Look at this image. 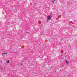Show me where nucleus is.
Wrapping results in <instances>:
<instances>
[{
  "instance_id": "nucleus-1",
  "label": "nucleus",
  "mask_w": 77,
  "mask_h": 77,
  "mask_svg": "<svg viewBox=\"0 0 77 77\" xmlns=\"http://www.w3.org/2000/svg\"><path fill=\"white\" fill-rule=\"evenodd\" d=\"M47 19L48 20H50V16H49L47 18Z\"/></svg>"
},
{
  "instance_id": "nucleus-2",
  "label": "nucleus",
  "mask_w": 77,
  "mask_h": 77,
  "mask_svg": "<svg viewBox=\"0 0 77 77\" xmlns=\"http://www.w3.org/2000/svg\"><path fill=\"white\" fill-rule=\"evenodd\" d=\"M6 62L7 63H9L10 62L9 61V60H8V61H6Z\"/></svg>"
},
{
  "instance_id": "nucleus-3",
  "label": "nucleus",
  "mask_w": 77,
  "mask_h": 77,
  "mask_svg": "<svg viewBox=\"0 0 77 77\" xmlns=\"http://www.w3.org/2000/svg\"><path fill=\"white\" fill-rule=\"evenodd\" d=\"M66 63H67V64H68V61L67 60H66Z\"/></svg>"
},
{
  "instance_id": "nucleus-4",
  "label": "nucleus",
  "mask_w": 77,
  "mask_h": 77,
  "mask_svg": "<svg viewBox=\"0 0 77 77\" xmlns=\"http://www.w3.org/2000/svg\"><path fill=\"white\" fill-rule=\"evenodd\" d=\"M52 2H53V4H54V1H52Z\"/></svg>"
},
{
  "instance_id": "nucleus-5",
  "label": "nucleus",
  "mask_w": 77,
  "mask_h": 77,
  "mask_svg": "<svg viewBox=\"0 0 77 77\" xmlns=\"http://www.w3.org/2000/svg\"><path fill=\"white\" fill-rule=\"evenodd\" d=\"M4 54H7V53H4Z\"/></svg>"
},
{
  "instance_id": "nucleus-6",
  "label": "nucleus",
  "mask_w": 77,
  "mask_h": 77,
  "mask_svg": "<svg viewBox=\"0 0 77 77\" xmlns=\"http://www.w3.org/2000/svg\"><path fill=\"white\" fill-rule=\"evenodd\" d=\"M4 53H3V54H2V56H3V55H4Z\"/></svg>"
},
{
  "instance_id": "nucleus-7",
  "label": "nucleus",
  "mask_w": 77,
  "mask_h": 77,
  "mask_svg": "<svg viewBox=\"0 0 77 77\" xmlns=\"http://www.w3.org/2000/svg\"><path fill=\"white\" fill-rule=\"evenodd\" d=\"M47 21H48V20H47Z\"/></svg>"
},
{
  "instance_id": "nucleus-8",
  "label": "nucleus",
  "mask_w": 77,
  "mask_h": 77,
  "mask_svg": "<svg viewBox=\"0 0 77 77\" xmlns=\"http://www.w3.org/2000/svg\"><path fill=\"white\" fill-rule=\"evenodd\" d=\"M54 2H56V0H54Z\"/></svg>"
},
{
  "instance_id": "nucleus-9",
  "label": "nucleus",
  "mask_w": 77,
  "mask_h": 77,
  "mask_svg": "<svg viewBox=\"0 0 77 77\" xmlns=\"http://www.w3.org/2000/svg\"><path fill=\"white\" fill-rule=\"evenodd\" d=\"M20 65H23V63H21Z\"/></svg>"
},
{
  "instance_id": "nucleus-10",
  "label": "nucleus",
  "mask_w": 77,
  "mask_h": 77,
  "mask_svg": "<svg viewBox=\"0 0 77 77\" xmlns=\"http://www.w3.org/2000/svg\"><path fill=\"white\" fill-rule=\"evenodd\" d=\"M1 70H2V69H1Z\"/></svg>"
},
{
  "instance_id": "nucleus-11",
  "label": "nucleus",
  "mask_w": 77,
  "mask_h": 77,
  "mask_svg": "<svg viewBox=\"0 0 77 77\" xmlns=\"http://www.w3.org/2000/svg\"><path fill=\"white\" fill-rule=\"evenodd\" d=\"M50 39L48 40L49 41H50Z\"/></svg>"
},
{
  "instance_id": "nucleus-12",
  "label": "nucleus",
  "mask_w": 77,
  "mask_h": 77,
  "mask_svg": "<svg viewBox=\"0 0 77 77\" xmlns=\"http://www.w3.org/2000/svg\"><path fill=\"white\" fill-rule=\"evenodd\" d=\"M1 68V66H0V68Z\"/></svg>"
}]
</instances>
